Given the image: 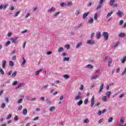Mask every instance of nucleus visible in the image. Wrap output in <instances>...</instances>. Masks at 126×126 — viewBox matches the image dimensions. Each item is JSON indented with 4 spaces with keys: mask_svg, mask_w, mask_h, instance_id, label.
Segmentation results:
<instances>
[{
    "mask_svg": "<svg viewBox=\"0 0 126 126\" xmlns=\"http://www.w3.org/2000/svg\"><path fill=\"white\" fill-rule=\"evenodd\" d=\"M26 99H27V100H28V101H30L31 97H30V96L27 95L26 97Z\"/></svg>",
    "mask_w": 126,
    "mask_h": 126,
    "instance_id": "46",
    "label": "nucleus"
},
{
    "mask_svg": "<svg viewBox=\"0 0 126 126\" xmlns=\"http://www.w3.org/2000/svg\"><path fill=\"white\" fill-rule=\"evenodd\" d=\"M63 77H64L65 79H68L69 78V76L67 74H65L63 76Z\"/></svg>",
    "mask_w": 126,
    "mask_h": 126,
    "instance_id": "24",
    "label": "nucleus"
},
{
    "mask_svg": "<svg viewBox=\"0 0 126 126\" xmlns=\"http://www.w3.org/2000/svg\"><path fill=\"white\" fill-rule=\"evenodd\" d=\"M23 86H24V83H20L18 85V86L16 87V89H19V88H20V87H22Z\"/></svg>",
    "mask_w": 126,
    "mask_h": 126,
    "instance_id": "11",
    "label": "nucleus"
},
{
    "mask_svg": "<svg viewBox=\"0 0 126 126\" xmlns=\"http://www.w3.org/2000/svg\"><path fill=\"white\" fill-rule=\"evenodd\" d=\"M103 119H100V120H99L98 123V124H101V123H103Z\"/></svg>",
    "mask_w": 126,
    "mask_h": 126,
    "instance_id": "63",
    "label": "nucleus"
},
{
    "mask_svg": "<svg viewBox=\"0 0 126 126\" xmlns=\"http://www.w3.org/2000/svg\"><path fill=\"white\" fill-rule=\"evenodd\" d=\"M87 44L88 45H94L95 44V41L93 40H88Z\"/></svg>",
    "mask_w": 126,
    "mask_h": 126,
    "instance_id": "3",
    "label": "nucleus"
},
{
    "mask_svg": "<svg viewBox=\"0 0 126 126\" xmlns=\"http://www.w3.org/2000/svg\"><path fill=\"white\" fill-rule=\"evenodd\" d=\"M22 108H23L22 105L20 106V107L18 108V110L19 111H21V110H22Z\"/></svg>",
    "mask_w": 126,
    "mask_h": 126,
    "instance_id": "57",
    "label": "nucleus"
},
{
    "mask_svg": "<svg viewBox=\"0 0 126 126\" xmlns=\"http://www.w3.org/2000/svg\"><path fill=\"white\" fill-rule=\"evenodd\" d=\"M103 35L104 36L105 41H107L109 38V33L104 32H103Z\"/></svg>",
    "mask_w": 126,
    "mask_h": 126,
    "instance_id": "2",
    "label": "nucleus"
},
{
    "mask_svg": "<svg viewBox=\"0 0 126 126\" xmlns=\"http://www.w3.org/2000/svg\"><path fill=\"white\" fill-rule=\"evenodd\" d=\"M63 62H68L69 61V57H65L63 59Z\"/></svg>",
    "mask_w": 126,
    "mask_h": 126,
    "instance_id": "23",
    "label": "nucleus"
},
{
    "mask_svg": "<svg viewBox=\"0 0 126 126\" xmlns=\"http://www.w3.org/2000/svg\"><path fill=\"white\" fill-rule=\"evenodd\" d=\"M16 84H17V81H16L13 83L12 85H16Z\"/></svg>",
    "mask_w": 126,
    "mask_h": 126,
    "instance_id": "64",
    "label": "nucleus"
},
{
    "mask_svg": "<svg viewBox=\"0 0 126 126\" xmlns=\"http://www.w3.org/2000/svg\"><path fill=\"white\" fill-rule=\"evenodd\" d=\"M111 122H113V118H109L108 119V123H111Z\"/></svg>",
    "mask_w": 126,
    "mask_h": 126,
    "instance_id": "50",
    "label": "nucleus"
},
{
    "mask_svg": "<svg viewBox=\"0 0 126 126\" xmlns=\"http://www.w3.org/2000/svg\"><path fill=\"white\" fill-rule=\"evenodd\" d=\"M46 103L47 105H52V102L49 100H47Z\"/></svg>",
    "mask_w": 126,
    "mask_h": 126,
    "instance_id": "44",
    "label": "nucleus"
},
{
    "mask_svg": "<svg viewBox=\"0 0 126 126\" xmlns=\"http://www.w3.org/2000/svg\"><path fill=\"white\" fill-rule=\"evenodd\" d=\"M84 104H87L88 103V99H86L84 101Z\"/></svg>",
    "mask_w": 126,
    "mask_h": 126,
    "instance_id": "60",
    "label": "nucleus"
},
{
    "mask_svg": "<svg viewBox=\"0 0 126 126\" xmlns=\"http://www.w3.org/2000/svg\"><path fill=\"white\" fill-rule=\"evenodd\" d=\"M6 105H5V103H2L1 105V109H4V108H5Z\"/></svg>",
    "mask_w": 126,
    "mask_h": 126,
    "instance_id": "33",
    "label": "nucleus"
},
{
    "mask_svg": "<svg viewBox=\"0 0 126 126\" xmlns=\"http://www.w3.org/2000/svg\"><path fill=\"white\" fill-rule=\"evenodd\" d=\"M94 73L95 74H97V73H100V69H96L95 71H94Z\"/></svg>",
    "mask_w": 126,
    "mask_h": 126,
    "instance_id": "38",
    "label": "nucleus"
},
{
    "mask_svg": "<svg viewBox=\"0 0 126 126\" xmlns=\"http://www.w3.org/2000/svg\"><path fill=\"white\" fill-rule=\"evenodd\" d=\"M104 0H100V1H99V4H101V5H102V4H103V3L104 2Z\"/></svg>",
    "mask_w": 126,
    "mask_h": 126,
    "instance_id": "54",
    "label": "nucleus"
},
{
    "mask_svg": "<svg viewBox=\"0 0 126 126\" xmlns=\"http://www.w3.org/2000/svg\"><path fill=\"white\" fill-rule=\"evenodd\" d=\"M112 62H113V60L112 59H109L108 61V63H112Z\"/></svg>",
    "mask_w": 126,
    "mask_h": 126,
    "instance_id": "56",
    "label": "nucleus"
},
{
    "mask_svg": "<svg viewBox=\"0 0 126 126\" xmlns=\"http://www.w3.org/2000/svg\"><path fill=\"white\" fill-rule=\"evenodd\" d=\"M101 6H102V5H101V4H98V5L96 7V9L97 10L99 9V8H101Z\"/></svg>",
    "mask_w": 126,
    "mask_h": 126,
    "instance_id": "41",
    "label": "nucleus"
},
{
    "mask_svg": "<svg viewBox=\"0 0 126 126\" xmlns=\"http://www.w3.org/2000/svg\"><path fill=\"white\" fill-rule=\"evenodd\" d=\"M38 120H39V117H36L34 118L32 120V121H38Z\"/></svg>",
    "mask_w": 126,
    "mask_h": 126,
    "instance_id": "53",
    "label": "nucleus"
},
{
    "mask_svg": "<svg viewBox=\"0 0 126 126\" xmlns=\"http://www.w3.org/2000/svg\"><path fill=\"white\" fill-rule=\"evenodd\" d=\"M123 124H124V121L123 120V119L121 118L120 119V125H123Z\"/></svg>",
    "mask_w": 126,
    "mask_h": 126,
    "instance_id": "55",
    "label": "nucleus"
},
{
    "mask_svg": "<svg viewBox=\"0 0 126 126\" xmlns=\"http://www.w3.org/2000/svg\"><path fill=\"white\" fill-rule=\"evenodd\" d=\"M126 61V56L123 57V59L121 60V62L122 63H125Z\"/></svg>",
    "mask_w": 126,
    "mask_h": 126,
    "instance_id": "14",
    "label": "nucleus"
},
{
    "mask_svg": "<svg viewBox=\"0 0 126 126\" xmlns=\"http://www.w3.org/2000/svg\"><path fill=\"white\" fill-rule=\"evenodd\" d=\"M56 110V107L55 106H53L49 109L50 112H54Z\"/></svg>",
    "mask_w": 126,
    "mask_h": 126,
    "instance_id": "20",
    "label": "nucleus"
},
{
    "mask_svg": "<svg viewBox=\"0 0 126 126\" xmlns=\"http://www.w3.org/2000/svg\"><path fill=\"white\" fill-rule=\"evenodd\" d=\"M17 39H18V37H16L14 38L11 39L10 41L12 43H13V44H16V42L17 41Z\"/></svg>",
    "mask_w": 126,
    "mask_h": 126,
    "instance_id": "6",
    "label": "nucleus"
},
{
    "mask_svg": "<svg viewBox=\"0 0 126 126\" xmlns=\"http://www.w3.org/2000/svg\"><path fill=\"white\" fill-rule=\"evenodd\" d=\"M41 71H42V69H40L36 72V75H39V72H41Z\"/></svg>",
    "mask_w": 126,
    "mask_h": 126,
    "instance_id": "48",
    "label": "nucleus"
},
{
    "mask_svg": "<svg viewBox=\"0 0 126 126\" xmlns=\"http://www.w3.org/2000/svg\"><path fill=\"white\" fill-rule=\"evenodd\" d=\"M60 12H56L54 15V16L57 17L59 15V14H60Z\"/></svg>",
    "mask_w": 126,
    "mask_h": 126,
    "instance_id": "47",
    "label": "nucleus"
},
{
    "mask_svg": "<svg viewBox=\"0 0 126 126\" xmlns=\"http://www.w3.org/2000/svg\"><path fill=\"white\" fill-rule=\"evenodd\" d=\"M30 101H36V98H34V97H33V98H31V100Z\"/></svg>",
    "mask_w": 126,
    "mask_h": 126,
    "instance_id": "61",
    "label": "nucleus"
},
{
    "mask_svg": "<svg viewBox=\"0 0 126 126\" xmlns=\"http://www.w3.org/2000/svg\"><path fill=\"white\" fill-rule=\"evenodd\" d=\"M48 86H49V85L48 84H46V85L42 86V88L43 89H47V88H48Z\"/></svg>",
    "mask_w": 126,
    "mask_h": 126,
    "instance_id": "32",
    "label": "nucleus"
},
{
    "mask_svg": "<svg viewBox=\"0 0 126 126\" xmlns=\"http://www.w3.org/2000/svg\"><path fill=\"white\" fill-rule=\"evenodd\" d=\"M23 61L22 63V65H24V64H25V63H26V60H25V59H24V57H23Z\"/></svg>",
    "mask_w": 126,
    "mask_h": 126,
    "instance_id": "29",
    "label": "nucleus"
},
{
    "mask_svg": "<svg viewBox=\"0 0 126 126\" xmlns=\"http://www.w3.org/2000/svg\"><path fill=\"white\" fill-rule=\"evenodd\" d=\"M82 97L81 96H79L78 95H77L76 96H75L74 100L75 101H76V100H81V99H82Z\"/></svg>",
    "mask_w": 126,
    "mask_h": 126,
    "instance_id": "16",
    "label": "nucleus"
},
{
    "mask_svg": "<svg viewBox=\"0 0 126 126\" xmlns=\"http://www.w3.org/2000/svg\"><path fill=\"white\" fill-rule=\"evenodd\" d=\"M116 1V0H110L109 2V5L112 7H117L118 6V4L114 3Z\"/></svg>",
    "mask_w": 126,
    "mask_h": 126,
    "instance_id": "1",
    "label": "nucleus"
},
{
    "mask_svg": "<svg viewBox=\"0 0 126 126\" xmlns=\"http://www.w3.org/2000/svg\"><path fill=\"white\" fill-rule=\"evenodd\" d=\"M82 45V43H79L77 44L76 45V49H78V48H79V47H80V46H81Z\"/></svg>",
    "mask_w": 126,
    "mask_h": 126,
    "instance_id": "31",
    "label": "nucleus"
},
{
    "mask_svg": "<svg viewBox=\"0 0 126 126\" xmlns=\"http://www.w3.org/2000/svg\"><path fill=\"white\" fill-rule=\"evenodd\" d=\"M96 78H98V75H94V76L92 77L91 79L93 80V79H96Z\"/></svg>",
    "mask_w": 126,
    "mask_h": 126,
    "instance_id": "25",
    "label": "nucleus"
},
{
    "mask_svg": "<svg viewBox=\"0 0 126 126\" xmlns=\"http://www.w3.org/2000/svg\"><path fill=\"white\" fill-rule=\"evenodd\" d=\"M14 120H15V121H18V120H19L18 116H17V115L15 116Z\"/></svg>",
    "mask_w": 126,
    "mask_h": 126,
    "instance_id": "45",
    "label": "nucleus"
},
{
    "mask_svg": "<svg viewBox=\"0 0 126 126\" xmlns=\"http://www.w3.org/2000/svg\"><path fill=\"white\" fill-rule=\"evenodd\" d=\"M94 35H95V33L94 32L92 33L91 35V39H93V38H94Z\"/></svg>",
    "mask_w": 126,
    "mask_h": 126,
    "instance_id": "42",
    "label": "nucleus"
},
{
    "mask_svg": "<svg viewBox=\"0 0 126 126\" xmlns=\"http://www.w3.org/2000/svg\"><path fill=\"white\" fill-rule=\"evenodd\" d=\"M91 107H93V106H94V96L91 98Z\"/></svg>",
    "mask_w": 126,
    "mask_h": 126,
    "instance_id": "10",
    "label": "nucleus"
},
{
    "mask_svg": "<svg viewBox=\"0 0 126 126\" xmlns=\"http://www.w3.org/2000/svg\"><path fill=\"white\" fill-rule=\"evenodd\" d=\"M20 13V11H18L14 15V17H16V16H18V15Z\"/></svg>",
    "mask_w": 126,
    "mask_h": 126,
    "instance_id": "39",
    "label": "nucleus"
},
{
    "mask_svg": "<svg viewBox=\"0 0 126 126\" xmlns=\"http://www.w3.org/2000/svg\"><path fill=\"white\" fill-rule=\"evenodd\" d=\"M56 10V8L54 7H52L50 9H48L47 10L48 12H49L50 13H51V12H54Z\"/></svg>",
    "mask_w": 126,
    "mask_h": 126,
    "instance_id": "7",
    "label": "nucleus"
},
{
    "mask_svg": "<svg viewBox=\"0 0 126 126\" xmlns=\"http://www.w3.org/2000/svg\"><path fill=\"white\" fill-rule=\"evenodd\" d=\"M86 68H90L91 69L93 68V65H92L91 64L87 65L86 66Z\"/></svg>",
    "mask_w": 126,
    "mask_h": 126,
    "instance_id": "15",
    "label": "nucleus"
},
{
    "mask_svg": "<svg viewBox=\"0 0 126 126\" xmlns=\"http://www.w3.org/2000/svg\"><path fill=\"white\" fill-rule=\"evenodd\" d=\"M97 18H98V14H97V13L94 14V20H97Z\"/></svg>",
    "mask_w": 126,
    "mask_h": 126,
    "instance_id": "30",
    "label": "nucleus"
},
{
    "mask_svg": "<svg viewBox=\"0 0 126 126\" xmlns=\"http://www.w3.org/2000/svg\"><path fill=\"white\" fill-rule=\"evenodd\" d=\"M106 96H107V97H110V95H111V92L109 91V92H107L106 93Z\"/></svg>",
    "mask_w": 126,
    "mask_h": 126,
    "instance_id": "36",
    "label": "nucleus"
},
{
    "mask_svg": "<svg viewBox=\"0 0 126 126\" xmlns=\"http://www.w3.org/2000/svg\"><path fill=\"white\" fill-rule=\"evenodd\" d=\"M17 73V72L16 71H15L14 73H13L12 74V77H15V76H16Z\"/></svg>",
    "mask_w": 126,
    "mask_h": 126,
    "instance_id": "37",
    "label": "nucleus"
},
{
    "mask_svg": "<svg viewBox=\"0 0 126 126\" xmlns=\"http://www.w3.org/2000/svg\"><path fill=\"white\" fill-rule=\"evenodd\" d=\"M10 45V41H8L6 43L5 46L7 47V46H9Z\"/></svg>",
    "mask_w": 126,
    "mask_h": 126,
    "instance_id": "51",
    "label": "nucleus"
},
{
    "mask_svg": "<svg viewBox=\"0 0 126 126\" xmlns=\"http://www.w3.org/2000/svg\"><path fill=\"white\" fill-rule=\"evenodd\" d=\"M5 64H6V61L3 60L2 62V68H5Z\"/></svg>",
    "mask_w": 126,
    "mask_h": 126,
    "instance_id": "8",
    "label": "nucleus"
},
{
    "mask_svg": "<svg viewBox=\"0 0 126 126\" xmlns=\"http://www.w3.org/2000/svg\"><path fill=\"white\" fill-rule=\"evenodd\" d=\"M23 114L24 116L27 115V109L25 108L23 110Z\"/></svg>",
    "mask_w": 126,
    "mask_h": 126,
    "instance_id": "17",
    "label": "nucleus"
},
{
    "mask_svg": "<svg viewBox=\"0 0 126 126\" xmlns=\"http://www.w3.org/2000/svg\"><path fill=\"white\" fill-rule=\"evenodd\" d=\"M97 115L98 116H101V115H102V111H98V113H97Z\"/></svg>",
    "mask_w": 126,
    "mask_h": 126,
    "instance_id": "59",
    "label": "nucleus"
},
{
    "mask_svg": "<svg viewBox=\"0 0 126 126\" xmlns=\"http://www.w3.org/2000/svg\"><path fill=\"white\" fill-rule=\"evenodd\" d=\"M84 124H88V123H89V119H85L84 121Z\"/></svg>",
    "mask_w": 126,
    "mask_h": 126,
    "instance_id": "40",
    "label": "nucleus"
},
{
    "mask_svg": "<svg viewBox=\"0 0 126 126\" xmlns=\"http://www.w3.org/2000/svg\"><path fill=\"white\" fill-rule=\"evenodd\" d=\"M61 6L63 7L64 6H67V4L65 3L62 2L60 4Z\"/></svg>",
    "mask_w": 126,
    "mask_h": 126,
    "instance_id": "18",
    "label": "nucleus"
},
{
    "mask_svg": "<svg viewBox=\"0 0 126 126\" xmlns=\"http://www.w3.org/2000/svg\"><path fill=\"white\" fill-rule=\"evenodd\" d=\"M80 13V11H79V10H78L76 11V15H79V13Z\"/></svg>",
    "mask_w": 126,
    "mask_h": 126,
    "instance_id": "49",
    "label": "nucleus"
},
{
    "mask_svg": "<svg viewBox=\"0 0 126 126\" xmlns=\"http://www.w3.org/2000/svg\"><path fill=\"white\" fill-rule=\"evenodd\" d=\"M107 97L106 96H104L102 97V101L103 102H107Z\"/></svg>",
    "mask_w": 126,
    "mask_h": 126,
    "instance_id": "21",
    "label": "nucleus"
},
{
    "mask_svg": "<svg viewBox=\"0 0 126 126\" xmlns=\"http://www.w3.org/2000/svg\"><path fill=\"white\" fill-rule=\"evenodd\" d=\"M96 36V39H100V38H101V33L97 32Z\"/></svg>",
    "mask_w": 126,
    "mask_h": 126,
    "instance_id": "12",
    "label": "nucleus"
},
{
    "mask_svg": "<svg viewBox=\"0 0 126 126\" xmlns=\"http://www.w3.org/2000/svg\"><path fill=\"white\" fill-rule=\"evenodd\" d=\"M94 22V20H93V18H92L91 17H90V20H89V23L90 24H92Z\"/></svg>",
    "mask_w": 126,
    "mask_h": 126,
    "instance_id": "13",
    "label": "nucleus"
},
{
    "mask_svg": "<svg viewBox=\"0 0 126 126\" xmlns=\"http://www.w3.org/2000/svg\"><path fill=\"white\" fill-rule=\"evenodd\" d=\"M103 88H104V84H102L99 87V90L98 92V94H100V93L102 92Z\"/></svg>",
    "mask_w": 126,
    "mask_h": 126,
    "instance_id": "5",
    "label": "nucleus"
},
{
    "mask_svg": "<svg viewBox=\"0 0 126 126\" xmlns=\"http://www.w3.org/2000/svg\"><path fill=\"white\" fill-rule=\"evenodd\" d=\"M0 73H1V74H2V75H3V74H4V71H3V70H2L1 68H0Z\"/></svg>",
    "mask_w": 126,
    "mask_h": 126,
    "instance_id": "35",
    "label": "nucleus"
},
{
    "mask_svg": "<svg viewBox=\"0 0 126 126\" xmlns=\"http://www.w3.org/2000/svg\"><path fill=\"white\" fill-rule=\"evenodd\" d=\"M58 52L59 53H62V52H63V48L61 47L58 50Z\"/></svg>",
    "mask_w": 126,
    "mask_h": 126,
    "instance_id": "27",
    "label": "nucleus"
},
{
    "mask_svg": "<svg viewBox=\"0 0 126 126\" xmlns=\"http://www.w3.org/2000/svg\"><path fill=\"white\" fill-rule=\"evenodd\" d=\"M112 14H113V11H111V12L108 13L106 16V18H109V17H110V16L112 15Z\"/></svg>",
    "mask_w": 126,
    "mask_h": 126,
    "instance_id": "19",
    "label": "nucleus"
},
{
    "mask_svg": "<svg viewBox=\"0 0 126 126\" xmlns=\"http://www.w3.org/2000/svg\"><path fill=\"white\" fill-rule=\"evenodd\" d=\"M73 4L72 2H68L67 6H72Z\"/></svg>",
    "mask_w": 126,
    "mask_h": 126,
    "instance_id": "26",
    "label": "nucleus"
},
{
    "mask_svg": "<svg viewBox=\"0 0 126 126\" xmlns=\"http://www.w3.org/2000/svg\"><path fill=\"white\" fill-rule=\"evenodd\" d=\"M116 14H117L119 17H123V16H124V13H123V12H121V11H118V12H117Z\"/></svg>",
    "mask_w": 126,
    "mask_h": 126,
    "instance_id": "4",
    "label": "nucleus"
},
{
    "mask_svg": "<svg viewBox=\"0 0 126 126\" xmlns=\"http://www.w3.org/2000/svg\"><path fill=\"white\" fill-rule=\"evenodd\" d=\"M9 64L10 66H13V65H14V63H13L12 61H10L9 62Z\"/></svg>",
    "mask_w": 126,
    "mask_h": 126,
    "instance_id": "22",
    "label": "nucleus"
},
{
    "mask_svg": "<svg viewBox=\"0 0 126 126\" xmlns=\"http://www.w3.org/2000/svg\"><path fill=\"white\" fill-rule=\"evenodd\" d=\"M89 14V12H87L86 13H84L83 15V19H85L87 16H88V15Z\"/></svg>",
    "mask_w": 126,
    "mask_h": 126,
    "instance_id": "9",
    "label": "nucleus"
},
{
    "mask_svg": "<svg viewBox=\"0 0 126 126\" xmlns=\"http://www.w3.org/2000/svg\"><path fill=\"white\" fill-rule=\"evenodd\" d=\"M84 87H83V85H81L80 87V90H83V88Z\"/></svg>",
    "mask_w": 126,
    "mask_h": 126,
    "instance_id": "62",
    "label": "nucleus"
},
{
    "mask_svg": "<svg viewBox=\"0 0 126 126\" xmlns=\"http://www.w3.org/2000/svg\"><path fill=\"white\" fill-rule=\"evenodd\" d=\"M124 24V21L121 20L120 22V25H123Z\"/></svg>",
    "mask_w": 126,
    "mask_h": 126,
    "instance_id": "58",
    "label": "nucleus"
},
{
    "mask_svg": "<svg viewBox=\"0 0 126 126\" xmlns=\"http://www.w3.org/2000/svg\"><path fill=\"white\" fill-rule=\"evenodd\" d=\"M11 118V115L9 114L7 117H6L7 120H9Z\"/></svg>",
    "mask_w": 126,
    "mask_h": 126,
    "instance_id": "52",
    "label": "nucleus"
},
{
    "mask_svg": "<svg viewBox=\"0 0 126 126\" xmlns=\"http://www.w3.org/2000/svg\"><path fill=\"white\" fill-rule=\"evenodd\" d=\"M126 35V34L124 33H121L120 34H119L118 35L119 37H125V35Z\"/></svg>",
    "mask_w": 126,
    "mask_h": 126,
    "instance_id": "28",
    "label": "nucleus"
},
{
    "mask_svg": "<svg viewBox=\"0 0 126 126\" xmlns=\"http://www.w3.org/2000/svg\"><path fill=\"white\" fill-rule=\"evenodd\" d=\"M82 103H83L82 100H79V101L77 103L78 106H81V105H82Z\"/></svg>",
    "mask_w": 126,
    "mask_h": 126,
    "instance_id": "34",
    "label": "nucleus"
},
{
    "mask_svg": "<svg viewBox=\"0 0 126 126\" xmlns=\"http://www.w3.org/2000/svg\"><path fill=\"white\" fill-rule=\"evenodd\" d=\"M23 101V99L22 98H20V99L18 100L17 103H18V104H20V103H22V101Z\"/></svg>",
    "mask_w": 126,
    "mask_h": 126,
    "instance_id": "43",
    "label": "nucleus"
}]
</instances>
